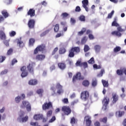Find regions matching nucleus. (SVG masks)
Masks as SVG:
<instances>
[{
  "instance_id": "1",
  "label": "nucleus",
  "mask_w": 126,
  "mask_h": 126,
  "mask_svg": "<svg viewBox=\"0 0 126 126\" xmlns=\"http://www.w3.org/2000/svg\"><path fill=\"white\" fill-rule=\"evenodd\" d=\"M25 113H24V112L21 111L19 113V117L18 119V121H19V122H20V123H26V122H27V121H28V116H25V117H23V116H24V114Z\"/></svg>"
},
{
  "instance_id": "2",
  "label": "nucleus",
  "mask_w": 126,
  "mask_h": 126,
  "mask_svg": "<svg viewBox=\"0 0 126 126\" xmlns=\"http://www.w3.org/2000/svg\"><path fill=\"white\" fill-rule=\"evenodd\" d=\"M21 108L22 109L26 108L28 112L31 111V105H30L29 102L27 101L24 100L23 101V105L21 106Z\"/></svg>"
},
{
  "instance_id": "3",
  "label": "nucleus",
  "mask_w": 126,
  "mask_h": 126,
  "mask_svg": "<svg viewBox=\"0 0 126 126\" xmlns=\"http://www.w3.org/2000/svg\"><path fill=\"white\" fill-rule=\"evenodd\" d=\"M80 50L78 47L72 48L69 51V57L70 58H73L74 57V52L75 53H79Z\"/></svg>"
},
{
  "instance_id": "4",
  "label": "nucleus",
  "mask_w": 126,
  "mask_h": 126,
  "mask_svg": "<svg viewBox=\"0 0 126 126\" xmlns=\"http://www.w3.org/2000/svg\"><path fill=\"white\" fill-rule=\"evenodd\" d=\"M62 111L66 116H68L71 113V109L68 106H63L62 108Z\"/></svg>"
},
{
  "instance_id": "5",
  "label": "nucleus",
  "mask_w": 126,
  "mask_h": 126,
  "mask_svg": "<svg viewBox=\"0 0 126 126\" xmlns=\"http://www.w3.org/2000/svg\"><path fill=\"white\" fill-rule=\"evenodd\" d=\"M82 6L85 8L86 11L88 12L89 11V1L88 0H83L82 1Z\"/></svg>"
},
{
  "instance_id": "6",
  "label": "nucleus",
  "mask_w": 126,
  "mask_h": 126,
  "mask_svg": "<svg viewBox=\"0 0 126 126\" xmlns=\"http://www.w3.org/2000/svg\"><path fill=\"white\" fill-rule=\"evenodd\" d=\"M109 99L108 97H105L102 101L103 107L102 110L106 111L107 110L108 104H109Z\"/></svg>"
},
{
  "instance_id": "7",
  "label": "nucleus",
  "mask_w": 126,
  "mask_h": 126,
  "mask_svg": "<svg viewBox=\"0 0 126 126\" xmlns=\"http://www.w3.org/2000/svg\"><path fill=\"white\" fill-rule=\"evenodd\" d=\"M88 97H89V93L87 91L83 92L81 94V98L84 101H86L88 99Z\"/></svg>"
},
{
  "instance_id": "8",
  "label": "nucleus",
  "mask_w": 126,
  "mask_h": 126,
  "mask_svg": "<svg viewBox=\"0 0 126 126\" xmlns=\"http://www.w3.org/2000/svg\"><path fill=\"white\" fill-rule=\"evenodd\" d=\"M84 121L86 122V126H91V124H92V121H91V117L89 116V115H87L85 117Z\"/></svg>"
},
{
  "instance_id": "9",
  "label": "nucleus",
  "mask_w": 126,
  "mask_h": 126,
  "mask_svg": "<svg viewBox=\"0 0 126 126\" xmlns=\"http://www.w3.org/2000/svg\"><path fill=\"white\" fill-rule=\"evenodd\" d=\"M34 66H35V63H32L28 65L27 68L29 71L33 74L34 73Z\"/></svg>"
},
{
  "instance_id": "10",
  "label": "nucleus",
  "mask_w": 126,
  "mask_h": 126,
  "mask_svg": "<svg viewBox=\"0 0 126 126\" xmlns=\"http://www.w3.org/2000/svg\"><path fill=\"white\" fill-rule=\"evenodd\" d=\"M53 107V104L51 102H49L48 103H45L42 105L43 110H48L50 109V108H52Z\"/></svg>"
},
{
  "instance_id": "11",
  "label": "nucleus",
  "mask_w": 126,
  "mask_h": 126,
  "mask_svg": "<svg viewBox=\"0 0 126 126\" xmlns=\"http://www.w3.org/2000/svg\"><path fill=\"white\" fill-rule=\"evenodd\" d=\"M45 50V46L44 45H40L38 46L34 51V55L38 54V52H42Z\"/></svg>"
},
{
  "instance_id": "12",
  "label": "nucleus",
  "mask_w": 126,
  "mask_h": 126,
  "mask_svg": "<svg viewBox=\"0 0 126 126\" xmlns=\"http://www.w3.org/2000/svg\"><path fill=\"white\" fill-rule=\"evenodd\" d=\"M21 70L22 71L21 74L22 77H26L27 75H28V72L26 71V66H24L21 68Z\"/></svg>"
},
{
  "instance_id": "13",
  "label": "nucleus",
  "mask_w": 126,
  "mask_h": 126,
  "mask_svg": "<svg viewBox=\"0 0 126 126\" xmlns=\"http://www.w3.org/2000/svg\"><path fill=\"white\" fill-rule=\"evenodd\" d=\"M28 25L30 29H33L35 26V20L30 19L29 20Z\"/></svg>"
},
{
  "instance_id": "14",
  "label": "nucleus",
  "mask_w": 126,
  "mask_h": 126,
  "mask_svg": "<svg viewBox=\"0 0 126 126\" xmlns=\"http://www.w3.org/2000/svg\"><path fill=\"white\" fill-rule=\"evenodd\" d=\"M56 89H58L57 94L59 95L62 94V93H63V86H62V85H61L60 84H57L56 85Z\"/></svg>"
},
{
  "instance_id": "15",
  "label": "nucleus",
  "mask_w": 126,
  "mask_h": 126,
  "mask_svg": "<svg viewBox=\"0 0 126 126\" xmlns=\"http://www.w3.org/2000/svg\"><path fill=\"white\" fill-rule=\"evenodd\" d=\"M75 79H78L79 80H80L81 79H84V78L81 77V73H80V72H78L76 76H74L73 77V82H74V81H75Z\"/></svg>"
},
{
  "instance_id": "16",
  "label": "nucleus",
  "mask_w": 126,
  "mask_h": 126,
  "mask_svg": "<svg viewBox=\"0 0 126 126\" xmlns=\"http://www.w3.org/2000/svg\"><path fill=\"white\" fill-rule=\"evenodd\" d=\"M112 103L113 104H115V103H117V101L118 100H119V95L117 94L116 93H113L112 94Z\"/></svg>"
},
{
  "instance_id": "17",
  "label": "nucleus",
  "mask_w": 126,
  "mask_h": 126,
  "mask_svg": "<svg viewBox=\"0 0 126 126\" xmlns=\"http://www.w3.org/2000/svg\"><path fill=\"white\" fill-rule=\"evenodd\" d=\"M33 119L35 121H39L43 119V115L42 114H35L33 116Z\"/></svg>"
},
{
  "instance_id": "18",
  "label": "nucleus",
  "mask_w": 126,
  "mask_h": 126,
  "mask_svg": "<svg viewBox=\"0 0 126 126\" xmlns=\"http://www.w3.org/2000/svg\"><path fill=\"white\" fill-rule=\"evenodd\" d=\"M28 15H30L31 17L35 16V10L33 9H30L27 13Z\"/></svg>"
},
{
  "instance_id": "19",
  "label": "nucleus",
  "mask_w": 126,
  "mask_h": 126,
  "mask_svg": "<svg viewBox=\"0 0 126 126\" xmlns=\"http://www.w3.org/2000/svg\"><path fill=\"white\" fill-rule=\"evenodd\" d=\"M45 58H46V57L44 55H37L36 59L38 61H43V60L45 59Z\"/></svg>"
},
{
  "instance_id": "20",
  "label": "nucleus",
  "mask_w": 126,
  "mask_h": 126,
  "mask_svg": "<svg viewBox=\"0 0 126 126\" xmlns=\"http://www.w3.org/2000/svg\"><path fill=\"white\" fill-rule=\"evenodd\" d=\"M1 13L3 16H4V18H7V17L9 16V14H8V13L7 12V11L6 10H3V11H2Z\"/></svg>"
},
{
  "instance_id": "21",
  "label": "nucleus",
  "mask_w": 126,
  "mask_h": 126,
  "mask_svg": "<svg viewBox=\"0 0 126 126\" xmlns=\"http://www.w3.org/2000/svg\"><path fill=\"white\" fill-rule=\"evenodd\" d=\"M0 39L1 40H5L6 39L5 34L2 31H0Z\"/></svg>"
},
{
  "instance_id": "22",
  "label": "nucleus",
  "mask_w": 126,
  "mask_h": 126,
  "mask_svg": "<svg viewBox=\"0 0 126 126\" xmlns=\"http://www.w3.org/2000/svg\"><path fill=\"white\" fill-rule=\"evenodd\" d=\"M17 46L20 47V48H23L24 46V42L23 41L18 39L17 41Z\"/></svg>"
},
{
  "instance_id": "23",
  "label": "nucleus",
  "mask_w": 126,
  "mask_h": 126,
  "mask_svg": "<svg viewBox=\"0 0 126 126\" xmlns=\"http://www.w3.org/2000/svg\"><path fill=\"white\" fill-rule=\"evenodd\" d=\"M97 79L96 78L93 79L92 82V86L93 87H96L97 86Z\"/></svg>"
},
{
  "instance_id": "24",
  "label": "nucleus",
  "mask_w": 126,
  "mask_h": 126,
  "mask_svg": "<svg viewBox=\"0 0 126 126\" xmlns=\"http://www.w3.org/2000/svg\"><path fill=\"white\" fill-rule=\"evenodd\" d=\"M58 66L62 70L64 69V68L66 67L65 64L64 63H59Z\"/></svg>"
},
{
  "instance_id": "25",
  "label": "nucleus",
  "mask_w": 126,
  "mask_h": 126,
  "mask_svg": "<svg viewBox=\"0 0 126 126\" xmlns=\"http://www.w3.org/2000/svg\"><path fill=\"white\" fill-rule=\"evenodd\" d=\"M112 34L115 35V36H117L118 37H121L122 36V33H121L120 32H118V31L113 32Z\"/></svg>"
},
{
  "instance_id": "26",
  "label": "nucleus",
  "mask_w": 126,
  "mask_h": 126,
  "mask_svg": "<svg viewBox=\"0 0 126 126\" xmlns=\"http://www.w3.org/2000/svg\"><path fill=\"white\" fill-rule=\"evenodd\" d=\"M37 83H38L37 80H31L29 82V84H30V85H36Z\"/></svg>"
},
{
  "instance_id": "27",
  "label": "nucleus",
  "mask_w": 126,
  "mask_h": 126,
  "mask_svg": "<svg viewBox=\"0 0 126 126\" xmlns=\"http://www.w3.org/2000/svg\"><path fill=\"white\" fill-rule=\"evenodd\" d=\"M101 82L103 85V87H108L109 86V83L104 80H102Z\"/></svg>"
},
{
  "instance_id": "28",
  "label": "nucleus",
  "mask_w": 126,
  "mask_h": 126,
  "mask_svg": "<svg viewBox=\"0 0 126 126\" xmlns=\"http://www.w3.org/2000/svg\"><path fill=\"white\" fill-rule=\"evenodd\" d=\"M94 48L95 53H99V52H100V50H101V46H100V45H95Z\"/></svg>"
},
{
  "instance_id": "29",
  "label": "nucleus",
  "mask_w": 126,
  "mask_h": 126,
  "mask_svg": "<svg viewBox=\"0 0 126 126\" xmlns=\"http://www.w3.org/2000/svg\"><path fill=\"white\" fill-rule=\"evenodd\" d=\"M20 101H21V97L20 96L18 95L15 98V102L17 104L20 103Z\"/></svg>"
},
{
  "instance_id": "30",
  "label": "nucleus",
  "mask_w": 126,
  "mask_h": 126,
  "mask_svg": "<svg viewBox=\"0 0 126 126\" xmlns=\"http://www.w3.org/2000/svg\"><path fill=\"white\" fill-rule=\"evenodd\" d=\"M104 73H105V70L104 69H102L101 70L100 72L97 74L98 77H102Z\"/></svg>"
},
{
  "instance_id": "31",
  "label": "nucleus",
  "mask_w": 126,
  "mask_h": 126,
  "mask_svg": "<svg viewBox=\"0 0 126 126\" xmlns=\"http://www.w3.org/2000/svg\"><path fill=\"white\" fill-rule=\"evenodd\" d=\"M125 115V111H117L116 112V115L118 116L119 117H122Z\"/></svg>"
},
{
  "instance_id": "32",
  "label": "nucleus",
  "mask_w": 126,
  "mask_h": 126,
  "mask_svg": "<svg viewBox=\"0 0 126 126\" xmlns=\"http://www.w3.org/2000/svg\"><path fill=\"white\" fill-rule=\"evenodd\" d=\"M66 51L65 50V49L63 47L60 49L59 50V54L61 55H62L63 54H64Z\"/></svg>"
},
{
  "instance_id": "33",
  "label": "nucleus",
  "mask_w": 126,
  "mask_h": 126,
  "mask_svg": "<svg viewBox=\"0 0 126 126\" xmlns=\"http://www.w3.org/2000/svg\"><path fill=\"white\" fill-rule=\"evenodd\" d=\"M122 50V48L120 46H117L114 49V53H118V52H120Z\"/></svg>"
},
{
  "instance_id": "34",
  "label": "nucleus",
  "mask_w": 126,
  "mask_h": 126,
  "mask_svg": "<svg viewBox=\"0 0 126 126\" xmlns=\"http://www.w3.org/2000/svg\"><path fill=\"white\" fill-rule=\"evenodd\" d=\"M76 123H77V120L75 119L74 117L71 119L70 124H71V125H74V124H76Z\"/></svg>"
},
{
  "instance_id": "35",
  "label": "nucleus",
  "mask_w": 126,
  "mask_h": 126,
  "mask_svg": "<svg viewBox=\"0 0 126 126\" xmlns=\"http://www.w3.org/2000/svg\"><path fill=\"white\" fill-rule=\"evenodd\" d=\"M83 85L85 87L89 86V81L88 80H84L82 83Z\"/></svg>"
},
{
  "instance_id": "36",
  "label": "nucleus",
  "mask_w": 126,
  "mask_h": 126,
  "mask_svg": "<svg viewBox=\"0 0 126 126\" xmlns=\"http://www.w3.org/2000/svg\"><path fill=\"white\" fill-rule=\"evenodd\" d=\"M34 43H35V39L34 38H31L29 41L30 46H33Z\"/></svg>"
},
{
  "instance_id": "37",
  "label": "nucleus",
  "mask_w": 126,
  "mask_h": 126,
  "mask_svg": "<svg viewBox=\"0 0 126 126\" xmlns=\"http://www.w3.org/2000/svg\"><path fill=\"white\" fill-rule=\"evenodd\" d=\"M86 31V28H83L82 30L78 32V34L80 36H81V35H83V33Z\"/></svg>"
},
{
  "instance_id": "38",
  "label": "nucleus",
  "mask_w": 126,
  "mask_h": 126,
  "mask_svg": "<svg viewBox=\"0 0 126 126\" xmlns=\"http://www.w3.org/2000/svg\"><path fill=\"white\" fill-rule=\"evenodd\" d=\"M117 73L118 75H122L123 73H124V69L122 70H117Z\"/></svg>"
},
{
  "instance_id": "39",
  "label": "nucleus",
  "mask_w": 126,
  "mask_h": 126,
  "mask_svg": "<svg viewBox=\"0 0 126 126\" xmlns=\"http://www.w3.org/2000/svg\"><path fill=\"white\" fill-rule=\"evenodd\" d=\"M84 50V52L86 53V52H88V51L90 50V48H89V46L88 45H85Z\"/></svg>"
},
{
  "instance_id": "40",
  "label": "nucleus",
  "mask_w": 126,
  "mask_h": 126,
  "mask_svg": "<svg viewBox=\"0 0 126 126\" xmlns=\"http://www.w3.org/2000/svg\"><path fill=\"white\" fill-rule=\"evenodd\" d=\"M51 90L53 92L52 94V95L55 96V95H56V88H55V87H52L51 88Z\"/></svg>"
},
{
  "instance_id": "41",
  "label": "nucleus",
  "mask_w": 126,
  "mask_h": 126,
  "mask_svg": "<svg viewBox=\"0 0 126 126\" xmlns=\"http://www.w3.org/2000/svg\"><path fill=\"white\" fill-rule=\"evenodd\" d=\"M49 31H50V30H47L45 32H42L40 34V37H44V36H45L46 34H48V33H49Z\"/></svg>"
},
{
  "instance_id": "42",
  "label": "nucleus",
  "mask_w": 126,
  "mask_h": 126,
  "mask_svg": "<svg viewBox=\"0 0 126 126\" xmlns=\"http://www.w3.org/2000/svg\"><path fill=\"white\" fill-rule=\"evenodd\" d=\"M62 16L63 19H65L67 16H68V14L66 12L63 13L62 14Z\"/></svg>"
},
{
  "instance_id": "43",
  "label": "nucleus",
  "mask_w": 126,
  "mask_h": 126,
  "mask_svg": "<svg viewBox=\"0 0 126 126\" xmlns=\"http://www.w3.org/2000/svg\"><path fill=\"white\" fill-rule=\"evenodd\" d=\"M60 29V27L59 24H56L54 28V31L55 32H58Z\"/></svg>"
},
{
  "instance_id": "44",
  "label": "nucleus",
  "mask_w": 126,
  "mask_h": 126,
  "mask_svg": "<svg viewBox=\"0 0 126 126\" xmlns=\"http://www.w3.org/2000/svg\"><path fill=\"white\" fill-rule=\"evenodd\" d=\"M12 53H13V50L10 48L9 50H8L7 52V56H10V55H12Z\"/></svg>"
},
{
  "instance_id": "45",
  "label": "nucleus",
  "mask_w": 126,
  "mask_h": 126,
  "mask_svg": "<svg viewBox=\"0 0 126 126\" xmlns=\"http://www.w3.org/2000/svg\"><path fill=\"white\" fill-rule=\"evenodd\" d=\"M43 92H44V91L43 90V89H41L37 90L36 91V93H37V94H38L39 95H42Z\"/></svg>"
},
{
  "instance_id": "46",
  "label": "nucleus",
  "mask_w": 126,
  "mask_h": 126,
  "mask_svg": "<svg viewBox=\"0 0 126 126\" xmlns=\"http://www.w3.org/2000/svg\"><path fill=\"white\" fill-rule=\"evenodd\" d=\"M88 63L93 64L94 63V58L92 57L90 60L88 61Z\"/></svg>"
},
{
  "instance_id": "47",
  "label": "nucleus",
  "mask_w": 126,
  "mask_h": 126,
  "mask_svg": "<svg viewBox=\"0 0 126 126\" xmlns=\"http://www.w3.org/2000/svg\"><path fill=\"white\" fill-rule=\"evenodd\" d=\"M117 29L118 31L119 32H124V31H125V30L122 28V27H121L120 26L117 27Z\"/></svg>"
},
{
  "instance_id": "48",
  "label": "nucleus",
  "mask_w": 126,
  "mask_h": 126,
  "mask_svg": "<svg viewBox=\"0 0 126 126\" xmlns=\"http://www.w3.org/2000/svg\"><path fill=\"white\" fill-rule=\"evenodd\" d=\"M112 26H115L116 27H118V26H120V25L118 24L116 21H114L112 23Z\"/></svg>"
},
{
  "instance_id": "49",
  "label": "nucleus",
  "mask_w": 126,
  "mask_h": 126,
  "mask_svg": "<svg viewBox=\"0 0 126 126\" xmlns=\"http://www.w3.org/2000/svg\"><path fill=\"white\" fill-rule=\"evenodd\" d=\"M114 13H115V11L112 10L110 13L108 14V18H112V16L114 15Z\"/></svg>"
},
{
  "instance_id": "50",
  "label": "nucleus",
  "mask_w": 126,
  "mask_h": 126,
  "mask_svg": "<svg viewBox=\"0 0 126 126\" xmlns=\"http://www.w3.org/2000/svg\"><path fill=\"white\" fill-rule=\"evenodd\" d=\"M5 59L6 58L4 56H0V63H3L5 61Z\"/></svg>"
},
{
  "instance_id": "51",
  "label": "nucleus",
  "mask_w": 126,
  "mask_h": 126,
  "mask_svg": "<svg viewBox=\"0 0 126 126\" xmlns=\"http://www.w3.org/2000/svg\"><path fill=\"white\" fill-rule=\"evenodd\" d=\"M99 121L102 123H104V124H106V123H107V118L106 117H104L103 119H100Z\"/></svg>"
},
{
  "instance_id": "52",
  "label": "nucleus",
  "mask_w": 126,
  "mask_h": 126,
  "mask_svg": "<svg viewBox=\"0 0 126 126\" xmlns=\"http://www.w3.org/2000/svg\"><path fill=\"white\" fill-rule=\"evenodd\" d=\"M9 35L10 37H13L14 36H15L16 35V32L14 31H12L9 32Z\"/></svg>"
},
{
  "instance_id": "53",
  "label": "nucleus",
  "mask_w": 126,
  "mask_h": 126,
  "mask_svg": "<svg viewBox=\"0 0 126 126\" xmlns=\"http://www.w3.org/2000/svg\"><path fill=\"white\" fill-rule=\"evenodd\" d=\"M79 20H80V21H85V16L84 15H81L79 17Z\"/></svg>"
},
{
  "instance_id": "54",
  "label": "nucleus",
  "mask_w": 126,
  "mask_h": 126,
  "mask_svg": "<svg viewBox=\"0 0 126 126\" xmlns=\"http://www.w3.org/2000/svg\"><path fill=\"white\" fill-rule=\"evenodd\" d=\"M94 68H95V69H100L101 68V66L100 65H97L96 64H94L93 65Z\"/></svg>"
},
{
  "instance_id": "55",
  "label": "nucleus",
  "mask_w": 126,
  "mask_h": 126,
  "mask_svg": "<svg viewBox=\"0 0 126 126\" xmlns=\"http://www.w3.org/2000/svg\"><path fill=\"white\" fill-rule=\"evenodd\" d=\"M75 11L76 12H80V11H81V8H80V7L79 6H77L76 7Z\"/></svg>"
},
{
  "instance_id": "56",
  "label": "nucleus",
  "mask_w": 126,
  "mask_h": 126,
  "mask_svg": "<svg viewBox=\"0 0 126 126\" xmlns=\"http://www.w3.org/2000/svg\"><path fill=\"white\" fill-rule=\"evenodd\" d=\"M4 1L6 4H10L12 2V0H4Z\"/></svg>"
},
{
  "instance_id": "57",
  "label": "nucleus",
  "mask_w": 126,
  "mask_h": 126,
  "mask_svg": "<svg viewBox=\"0 0 126 126\" xmlns=\"http://www.w3.org/2000/svg\"><path fill=\"white\" fill-rule=\"evenodd\" d=\"M58 51H59V48L58 47H56L53 51L52 52V55H55V54H56V53H57V52H58Z\"/></svg>"
},
{
  "instance_id": "58",
  "label": "nucleus",
  "mask_w": 126,
  "mask_h": 126,
  "mask_svg": "<svg viewBox=\"0 0 126 126\" xmlns=\"http://www.w3.org/2000/svg\"><path fill=\"white\" fill-rule=\"evenodd\" d=\"M82 66H84V68H86L88 66L87 63V62H84L81 63Z\"/></svg>"
},
{
  "instance_id": "59",
  "label": "nucleus",
  "mask_w": 126,
  "mask_h": 126,
  "mask_svg": "<svg viewBox=\"0 0 126 126\" xmlns=\"http://www.w3.org/2000/svg\"><path fill=\"white\" fill-rule=\"evenodd\" d=\"M81 63H81V61H77L76 63V65L77 66H82V64Z\"/></svg>"
},
{
  "instance_id": "60",
  "label": "nucleus",
  "mask_w": 126,
  "mask_h": 126,
  "mask_svg": "<svg viewBox=\"0 0 126 126\" xmlns=\"http://www.w3.org/2000/svg\"><path fill=\"white\" fill-rule=\"evenodd\" d=\"M31 126H38V122H31L30 123Z\"/></svg>"
},
{
  "instance_id": "61",
  "label": "nucleus",
  "mask_w": 126,
  "mask_h": 126,
  "mask_svg": "<svg viewBox=\"0 0 126 126\" xmlns=\"http://www.w3.org/2000/svg\"><path fill=\"white\" fill-rule=\"evenodd\" d=\"M52 114H53V111L52 110L48 111L47 114V117H51L52 116Z\"/></svg>"
},
{
  "instance_id": "62",
  "label": "nucleus",
  "mask_w": 126,
  "mask_h": 126,
  "mask_svg": "<svg viewBox=\"0 0 126 126\" xmlns=\"http://www.w3.org/2000/svg\"><path fill=\"white\" fill-rule=\"evenodd\" d=\"M8 71L7 70L5 69V70L2 71V72H1L0 74H1V75H3V74H6L7 73Z\"/></svg>"
},
{
  "instance_id": "63",
  "label": "nucleus",
  "mask_w": 126,
  "mask_h": 126,
  "mask_svg": "<svg viewBox=\"0 0 126 126\" xmlns=\"http://www.w3.org/2000/svg\"><path fill=\"white\" fill-rule=\"evenodd\" d=\"M56 120V117L53 116L51 119V120L49 121V123H53V122H55V120Z\"/></svg>"
},
{
  "instance_id": "64",
  "label": "nucleus",
  "mask_w": 126,
  "mask_h": 126,
  "mask_svg": "<svg viewBox=\"0 0 126 126\" xmlns=\"http://www.w3.org/2000/svg\"><path fill=\"white\" fill-rule=\"evenodd\" d=\"M85 43H86V37H84L83 38V39H82L81 41V43L82 44H85Z\"/></svg>"
}]
</instances>
